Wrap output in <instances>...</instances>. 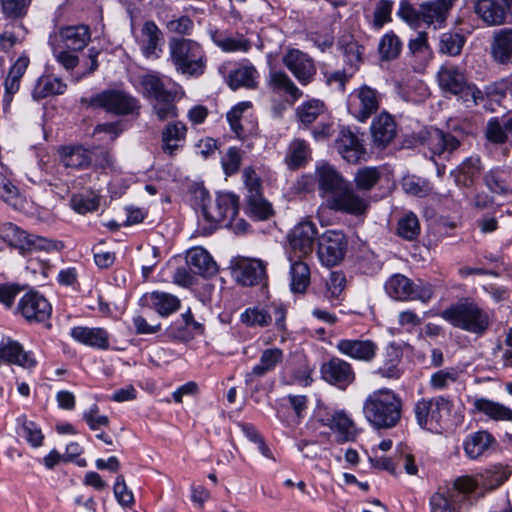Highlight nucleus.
Returning a JSON list of instances; mask_svg holds the SVG:
<instances>
[{"label":"nucleus","mask_w":512,"mask_h":512,"mask_svg":"<svg viewBox=\"0 0 512 512\" xmlns=\"http://www.w3.org/2000/svg\"><path fill=\"white\" fill-rule=\"evenodd\" d=\"M362 411L365 419L374 429L388 430L400 423L403 402L393 390L381 388L367 395Z\"/></svg>","instance_id":"1"},{"label":"nucleus","mask_w":512,"mask_h":512,"mask_svg":"<svg viewBox=\"0 0 512 512\" xmlns=\"http://www.w3.org/2000/svg\"><path fill=\"white\" fill-rule=\"evenodd\" d=\"M168 54V60L178 74L186 78H198L205 73L207 55L199 42L173 37L168 42Z\"/></svg>","instance_id":"2"},{"label":"nucleus","mask_w":512,"mask_h":512,"mask_svg":"<svg viewBox=\"0 0 512 512\" xmlns=\"http://www.w3.org/2000/svg\"><path fill=\"white\" fill-rule=\"evenodd\" d=\"M202 205L199 228L204 235L211 234L218 226L225 225L229 219L237 216L239 210V198L232 193H219L213 202L208 193L202 189L199 191Z\"/></svg>","instance_id":"3"},{"label":"nucleus","mask_w":512,"mask_h":512,"mask_svg":"<svg viewBox=\"0 0 512 512\" xmlns=\"http://www.w3.org/2000/svg\"><path fill=\"white\" fill-rule=\"evenodd\" d=\"M441 316L453 326L474 334H482L489 326L488 313L469 300L451 306Z\"/></svg>","instance_id":"4"},{"label":"nucleus","mask_w":512,"mask_h":512,"mask_svg":"<svg viewBox=\"0 0 512 512\" xmlns=\"http://www.w3.org/2000/svg\"><path fill=\"white\" fill-rule=\"evenodd\" d=\"M478 489V482H446L431 497V512H457L454 504L483 496L482 490L478 492Z\"/></svg>","instance_id":"5"},{"label":"nucleus","mask_w":512,"mask_h":512,"mask_svg":"<svg viewBox=\"0 0 512 512\" xmlns=\"http://www.w3.org/2000/svg\"><path fill=\"white\" fill-rule=\"evenodd\" d=\"M452 407V401L443 396L422 398L414 405L417 424L423 429L437 432L450 416Z\"/></svg>","instance_id":"6"},{"label":"nucleus","mask_w":512,"mask_h":512,"mask_svg":"<svg viewBox=\"0 0 512 512\" xmlns=\"http://www.w3.org/2000/svg\"><path fill=\"white\" fill-rule=\"evenodd\" d=\"M0 235L8 245L17 248L22 253L33 250L60 251L64 247L61 241L28 234L26 231L10 222L1 225Z\"/></svg>","instance_id":"7"},{"label":"nucleus","mask_w":512,"mask_h":512,"mask_svg":"<svg viewBox=\"0 0 512 512\" xmlns=\"http://www.w3.org/2000/svg\"><path fill=\"white\" fill-rule=\"evenodd\" d=\"M385 291L398 301L419 300L423 303L430 301L434 295L430 283L418 280L414 283L403 274H394L385 282Z\"/></svg>","instance_id":"8"},{"label":"nucleus","mask_w":512,"mask_h":512,"mask_svg":"<svg viewBox=\"0 0 512 512\" xmlns=\"http://www.w3.org/2000/svg\"><path fill=\"white\" fill-rule=\"evenodd\" d=\"M383 95L375 88L363 84L348 96L349 113L359 122L365 123L381 107Z\"/></svg>","instance_id":"9"},{"label":"nucleus","mask_w":512,"mask_h":512,"mask_svg":"<svg viewBox=\"0 0 512 512\" xmlns=\"http://www.w3.org/2000/svg\"><path fill=\"white\" fill-rule=\"evenodd\" d=\"M88 104L115 115H128L139 108L138 100L122 90L102 91L91 97Z\"/></svg>","instance_id":"10"},{"label":"nucleus","mask_w":512,"mask_h":512,"mask_svg":"<svg viewBox=\"0 0 512 512\" xmlns=\"http://www.w3.org/2000/svg\"><path fill=\"white\" fill-rule=\"evenodd\" d=\"M327 206L338 212L361 216L366 214L370 207V197L367 194H362L349 182L329 201Z\"/></svg>","instance_id":"11"},{"label":"nucleus","mask_w":512,"mask_h":512,"mask_svg":"<svg viewBox=\"0 0 512 512\" xmlns=\"http://www.w3.org/2000/svg\"><path fill=\"white\" fill-rule=\"evenodd\" d=\"M347 247L345 235L340 231H327L318 238L317 254L321 263L333 267L344 258Z\"/></svg>","instance_id":"12"},{"label":"nucleus","mask_w":512,"mask_h":512,"mask_svg":"<svg viewBox=\"0 0 512 512\" xmlns=\"http://www.w3.org/2000/svg\"><path fill=\"white\" fill-rule=\"evenodd\" d=\"M440 87L447 92L462 97L471 96L473 102L481 97V91L467 84L462 70L453 65H444L438 72Z\"/></svg>","instance_id":"13"},{"label":"nucleus","mask_w":512,"mask_h":512,"mask_svg":"<svg viewBox=\"0 0 512 512\" xmlns=\"http://www.w3.org/2000/svg\"><path fill=\"white\" fill-rule=\"evenodd\" d=\"M473 8L488 26H500L512 20V0H476Z\"/></svg>","instance_id":"14"},{"label":"nucleus","mask_w":512,"mask_h":512,"mask_svg":"<svg viewBox=\"0 0 512 512\" xmlns=\"http://www.w3.org/2000/svg\"><path fill=\"white\" fill-rule=\"evenodd\" d=\"M283 65L294 75L298 82L306 86L316 75L317 69L314 60L299 49H289L282 57Z\"/></svg>","instance_id":"15"},{"label":"nucleus","mask_w":512,"mask_h":512,"mask_svg":"<svg viewBox=\"0 0 512 512\" xmlns=\"http://www.w3.org/2000/svg\"><path fill=\"white\" fill-rule=\"evenodd\" d=\"M188 127L180 120H172L163 126L160 132V148L162 152L175 157L183 150L187 141Z\"/></svg>","instance_id":"16"},{"label":"nucleus","mask_w":512,"mask_h":512,"mask_svg":"<svg viewBox=\"0 0 512 512\" xmlns=\"http://www.w3.org/2000/svg\"><path fill=\"white\" fill-rule=\"evenodd\" d=\"M320 372L323 380L340 389H346L355 380V372L351 364L338 357H332L324 362Z\"/></svg>","instance_id":"17"},{"label":"nucleus","mask_w":512,"mask_h":512,"mask_svg":"<svg viewBox=\"0 0 512 512\" xmlns=\"http://www.w3.org/2000/svg\"><path fill=\"white\" fill-rule=\"evenodd\" d=\"M319 422L336 434L339 443L354 441L358 435L354 421L343 410L327 412L319 417Z\"/></svg>","instance_id":"18"},{"label":"nucleus","mask_w":512,"mask_h":512,"mask_svg":"<svg viewBox=\"0 0 512 512\" xmlns=\"http://www.w3.org/2000/svg\"><path fill=\"white\" fill-rule=\"evenodd\" d=\"M319 193L322 198L329 201L335 197L349 183L332 165L322 163L315 171Z\"/></svg>","instance_id":"19"},{"label":"nucleus","mask_w":512,"mask_h":512,"mask_svg":"<svg viewBox=\"0 0 512 512\" xmlns=\"http://www.w3.org/2000/svg\"><path fill=\"white\" fill-rule=\"evenodd\" d=\"M18 311L28 322H43L50 317L52 307L43 295L29 292L20 299Z\"/></svg>","instance_id":"20"},{"label":"nucleus","mask_w":512,"mask_h":512,"mask_svg":"<svg viewBox=\"0 0 512 512\" xmlns=\"http://www.w3.org/2000/svg\"><path fill=\"white\" fill-rule=\"evenodd\" d=\"M316 236L317 228L309 219L301 221L291 230L289 242L292 249L299 252V258L312 252Z\"/></svg>","instance_id":"21"},{"label":"nucleus","mask_w":512,"mask_h":512,"mask_svg":"<svg viewBox=\"0 0 512 512\" xmlns=\"http://www.w3.org/2000/svg\"><path fill=\"white\" fill-rule=\"evenodd\" d=\"M163 40L161 30L153 21H146L140 30L137 40L143 56L147 59H158L162 49L160 44Z\"/></svg>","instance_id":"22"},{"label":"nucleus","mask_w":512,"mask_h":512,"mask_svg":"<svg viewBox=\"0 0 512 512\" xmlns=\"http://www.w3.org/2000/svg\"><path fill=\"white\" fill-rule=\"evenodd\" d=\"M336 349L352 359L370 362L376 355L377 345L368 339H341L336 344Z\"/></svg>","instance_id":"23"},{"label":"nucleus","mask_w":512,"mask_h":512,"mask_svg":"<svg viewBox=\"0 0 512 512\" xmlns=\"http://www.w3.org/2000/svg\"><path fill=\"white\" fill-rule=\"evenodd\" d=\"M336 149L348 163H358L366 154V149L357 135L350 130H341L336 142Z\"/></svg>","instance_id":"24"},{"label":"nucleus","mask_w":512,"mask_h":512,"mask_svg":"<svg viewBox=\"0 0 512 512\" xmlns=\"http://www.w3.org/2000/svg\"><path fill=\"white\" fill-rule=\"evenodd\" d=\"M455 0H431L420 4L422 22L435 29L441 28L449 15Z\"/></svg>","instance_id":"25"},{"label":"nucleus","mask_w":512,"mask_h":512,"mask_svg":"<svg viewBox=\"0 0 512 512\" xmlns=\"http://www.w3.org/2000/svg\"><path fill=\"white\" fill-rule=\"evenodd\" d=\"M373 143L378 148H385L395 138L397 130L392 115L382 112L376 116L370 126Z\"/></svg>","instance_id":"26"},{"label":"nucleus","mask_w":512,"mask_h":512,"mask_svg":"<svg viewBox=\"0 0 512 512\" xmlns=\"http://www.w3.org/2000/svg\"><path fill=\"white\" fill-rule=\"evenodd\" d=\"M423 140L435 155L450 154L460 146V141L454 135L433 127L425 131Z\"/></svg>","instance_id":"27"},{"label":"nucleus","mask_w":512,"mask_h":512,"mask_svg":"<svg viewBox=\"0 0 512 512\" xmlns=\"http://www.w3.org/2000/svg\"><path fill=\"white\" fill-rule=\"evenodd\" d=\"M490 54L498 64H512V27L501 28L493 33Z\"/></svg>","instance_id":"28"},{"label":"nucleus","mask_w":512,"mask_h":512,"mask_svg":"<svg viewBox=\"0 0 512 512\" xmlns=\"http://www.w3.org/2000/svg\"><path fill=\"white\" fill-rule=\"evenodd\" d=\"M59 37L64 47L71 51L83 50L91 40L90 28L87 25H75L62 27Z\"/></svg>","instance_id":"29"},{"label":"nucleus","mask_w":512,"mask_h":512,"mask_svg":"<svg viewBox=\"0 0 512 512\" xmlns=\"http://www.w3.org/2000/svg\"><path fill=\"white\" fill-rule=\"evenodd\" d=\"M142 305L153 308L159 315L166 317L177 311L180 307V300L166 292L153 291L146 293L141 298Z\"/></svg>","instance_id":"30"},{"label":"nucleus","mask_w":512,"mask_h":512,"mask_svg":"<svg viewBox=\"0 0 512 512\" xmlns=\"http://www.w3.org/2000/svg\"><path fill=\"white\" fill-rule=\"evenodd\" d=\"M0 359L25 368L34 367L36 364V361L30 357L29 353L23 350L22 345L11 338L3 339L0 343Z\"/></svg>","instance_id":"31"},{"label":"nucleus","mask_w":512,"mask_h":512,"mask_svg":"<svg viewBox=\"0 0 512 512\" xmlns=\"http://www.w3.org/2000/svg\"><path fill=\"white\" fill-rule=\"evenodd\" d=\"M186 262L193 274L207 277L217 272L216 262L211 255L201 247L189 250L186 256Z\"/></svg>","instance_id":"32"},{"label":"nucleus","mask_w":512,"mask_h":512,"mask_svg":"<svg viewBox=\"0 0 512 512\" xmlns=\"http://www.w3.org/2000/svg\"><path fill=\"white\" fill-rule=\"evenodd\" d=\"M70 335L74 340L87 346L98 349L109 347V335L103 328L77 326L71 329Z\"/></svg>","instance_id":"33"},{"label":"nucleus","mask_w":512,"mask_h":512,"mask_svg":"<svg viewBox=\"0 0 512 512\" xmlns=\"http://www.w3.org/2000/svg\"><path fill=\"white\" fill-rule=\"evenodd\" d=\"M283 351L279 348L265 349L261 356L260 361L253 369L245 376L246 384L253 383L256 379L265 376L268 372L275 369V367L282 361Z\"/></svg>","instance_id":"34"},{"label":"nucleus","mask_w":512,"mask_h":512,"mask_svg":"<svg viewBox=\"0 0 512 512\" xmlns=\"http://www.w3.org/2000/svg\"><path fill=\"white\" fill-rule=\"evenodd\" d=\"M143 94L151 102L181 94L177 89H167L162 78L157 74H146L141 78Z\"/></svg>","instance_id":"35"},{"label":"nucleus","mask_w":512,"mask_h":512,"mask_svg":"<svg viewBox=\"0 0 512 512\" xmlns=\"http://www.w3.org/2000/svg\"><path fill=\"white\" fill-rule=\"evenodd\" d=\"M289 279L290 290L293 294H304L310 285L311 272L308 264L298 259H290Z\"/></svg>","instance_id":"36"},{"label":"nucleus","mask_w":512,"mask_h":512,"mask_svg":"<svg viewBox=\"0 0 512 512\" xmlns=\"http://www.w3.org/2000/svg\"><path fill=\"white\" fill-rule=\"evenodd\" d=\"M268 86L274 93L289 96L291 103H295L303 95L293 80L283 71L270 72Z\"/></svg>","instance_id":"37"},{"label":"nucleus","mask_w":512,"mask_h":512,"mask_svg":"<svg viewBox=\"0 0 512 512\" xmlns=\"http://www.w3.org/2000/svg\"><path fill=\"white\" fill-rule=\"evenodd\" d=\"M482 163L479 156L466 158L452 174L455 173V183L462 187L473 186L475 179L482 171Z\"/></svg>","instance_id":"38"},{"label":"nucleus","mask_w":512,"mask_h":512,"mask_svg":"<svg viewBox=\"0 0 512 512\" xmlns=\"http://www.w3.org/2000/svg\"><path fill=\"white\" fill-rule=\"evenodd\" d=\"M494 442L495 439L489 432L477 431L467 436L464 450L470 459H477L484 455Z\"/></svg>","instance_id":"39"},{"label":"nucleus","mask_w":512,"mask_h":512,"mask_svg":"<svg viewBox=\"0 0 512 512\" xmlns=\"http://www.w3.org/2000/svg\"><path fill=\"white\" fill-rule=\"evenodd\" d=\"M475 412L482 413L495 421H512V410L487 398H476L473 401Z\"/></svg>","instance_id":"40"},{"label":"nucleus","mask_w":512,"mask_h":512,"mask_svg":"<svg viewBox=\"0 0 512 512\" xmlns=\"http://www.w3.org/2000/svg\"><path fill=\"white\" fill-rule=\"evenodd\" d=\"M60 157L62 164L71 169H85L92 162L90 152L82 146L63 147Z\"/></svg>","instance_id":"41"},{"label":"nucleus","mask_w":512,"mask_h":512,"mask_svg":"<svg viewBox=\"0 0 512 512\" xmlns=\"http://www.w3.org/2000/svg\"><path fill=\"white\" fill-rule=\"evenodd\" d=\"M209 33L213 43L224 52H247L251 47L250 42L243 37L234 38L226 32L217 29L210 30Z\"/></svg>","instance_id":"42"},{"label":"nucleus","mask_w":512,"mask_h":512,"mask_svg":"<svg viewBox=\"0 0 512 512\" xmlns=\"http://www.w3.org/2000/svg\"><path fill=\"white\" fill-rule=\"evenodd\" d=\"M239 269V279L244 285L253 286L266 277V265L259 259L243 261Z\"/></svg>","instance_id":"43"},{"label":"nucleus","mask_w":512,"mask_h":512,"mask_svg":"<svg viewBox=\"0 0 512 512\" xmlns=\"http://www.w3.org/2000/svg\"><path fill=\"white\" fill-rule=\"evenodd\" d=\"M66 89L67 84L61 78L46 75L38 79L33 91V97L35 99H43L48 96L61 95Z\"/></svg>","instance_id":"44"},{"label":"nucleus","mask_w":512,"mask_h":512,"mask_svg":"<svg viewBox=\"0 0 512 512\" xmlns=\"http://www.w3.org/2000/svg\"><path fill=\"white\" fill-rule=\"evenodd\" d=\"M402 358L401 351L394 345L386 348L383 363L378 367L377 373L388 379H398L401 375L399 368Z\"/></svg>","instance_id":"45"},{"label":"nucleus","mask_w":512,"mask_h":512,"mask_svg":"<svg viewBox=\"0 0 512 512\" xmlns=\"http://www.w3.org/2000/svg\"><path fill=\"white\" fill-rule=\"evenodd\" d=\"M183 95L184 92L181 91V94L176 96L151 102L152 114L160 122H165L170 119L176 120V118L179 116V109L176 105V101L182 98Z\"/></svg>","instance_id":"46"},{"label":"nucleus","mask_w":512,"mask_h":512,"mask_svg":"<svg viewBox=\"0 0 512 512\" xmlns=\"http://www.w3.org/2000/svg\"><path fill=\"white\" fill-rule=\"evenodd\" d=\"M380 178L381 171L377 167L365 166L356 171L353 182L358 191L367 194L379 182Z\"/></svg>","instance_id":"47"},{"label":"nucleus","mask_w":512,"mask_h":512,"mask_svg":"<svg viewBox=\"0 0 512 512\" xmlns=\"http://www.w3.org/2000/svg\"><path fill=\"white\" fill-rule=\"evenodd\" d=\"M325 104L319 99H311L303 102L296 108L295 114L298 121L304 126H309L324 112Z\"/></svg>","instance_id":"48"},{"label":"nucleus","mask_w":512,"mask_h":512,"mask_svg":"<svg viewBox=\"0 0 512 512\" xmlns=\"http://www.w3.org/2000/svg\"><path fill=\"white\" fill-rule=\"evenodd\" d=\"M257 71L251 65L241 66L229 74L228 84L232 89L239 87L255 88Z\"/></svg>","instance_id":"49"},{"label":"nucleus","mask_w":512,"mask_h":512,"mask_svg":"<svg viewBox=\"0 0 512 512\" xmlns=\"http://www.w3.org/2000/svg\"><path fill=\"white\" fill-rule=\"evenodd\" d=\"M310 149L305 140L294 139L287 151L285 162L290 169H297L308 159Z\"/></svg>","instance_id":"50"},{"label":"nucleus","mask_w":512,"mask_h":512,"mask_svg":"<svg viewBox=\"0 0 512 512\" xmlns=\"http://www.w3.org/2000/svg\"><path fill=\"white\" fill-rule=\"evenodd\" d=\"M339 47L343 53L344 62L351 71L355 72L362 61L364 48L351 38L340 40Z\"/></svg>","instance_id":"51"},{"label":"nucleus","mask_w":512,"mask_h":512,"mask_svg":"<svg viewBox=\"0 0 512 512\" xmlns=\"http://www.w3.org/2000/svg\"><path fill=\"white\" fill-rule=\"evenodd\" d=\"M247 210L257 220L268 219L273 213L270 203L262 197L260 192L247 195Z\"/></svg>","instance_id":"52"},{"label":"nucleus","mask_w":512,"mask_h":512,"mask_svg":"<svg viewBox=\"0 0 512 512\" xmlns=\"http://www.w3.org/2000/svg\"><path fill=\"white\" fill-rule=\"evenodd\" d=\"M0 199L15 209L23 207L24 200L19 189L3 175H0Z\"/></svg>","instance_id":"53"},{"label":"nucleus","mask_w":512,"mask_h":512,"mask_svg":"<svg viewBox=\"0 0 512 512\" xmlns=\"http://www.w3.org/2000/svg\"><path fill=\"white\" fill-rule=\"evenodd\" d=\"M402 43L393 32L386 33L380 40L378 51L382 60H392L399 56Z\"/></svg>","instance_id":"54"},{"label":"nucleus","mask_w":512,"mask_h":512,"mask_svg":"<svg viewBox=\"0 0 512 512\" xmlns=\"http://www.w3.org/2000/svg\"><path fill=\"white\" fill-rule=\"evenodd\" d=\"M465 43V38L458 33L445 32L439 40V51L449 56L459 55Z\"/></svg>","instance_id":"55"},{"label":"nucleus","mask_w":512,"mask_h":512,"mask_svg":"<svg viewBox=\"0 0 512 512\" xmlns=\"http://www.w3.org/2000/svg\"><path fill=\"white\" fill-rule=\"evenodd\" d=\"M20 427L18 434L27 440L33 447H39L43 443L44 436L41 429L34 422L22 416L17 419Z\"/></svg>","instance_id":"56"},{"label":"nucleus","mask_w":512,"mask_h":512,"mask_svg":"<svg viewBox=\"0 0 512 512\" xmlns=\"http://www.w3.org/2000/svg\"><path fill=\"white\" fill-rule=\"evenodd\" d=\"M397 233L403 239L412 241L420 233L418 218L413 213H408L398 221Z\"/></svg>","instance_id":"57"},{"label":"nucleus","mask_w":512,"mask_h":512,"mask_svg":"<svg viewBox=\"0 0 512 512\" xmlns=\"http://www.w3.org/2000/svg\"><path fill=\"white\" fill-rule=\"evenodd\" d=\"M160 19L168 32L177 35H190L194 27L193 20L186 15L171 19Z\"/></svg>","instance_id":"58"},{"label":"nucleus","mask_w":512,"mask_h":512,"mask_svg":"<svg viewBox=\"0 0 512 512\" xmlns=\"http://www.w3.org/2000/svg\"><path fill=\"white\" fill-rule=\"evenodd\" d=\"M408 47L410 53L421 62H427L431 58V50L425 32H420L416 38L411 39Z\"/></svg>","instance_id":"59"},{"label":"nucleus","mask_w":512,"mask_h":512,"mask_svg":"<svg viewBox=\"0 0 512 512\" xmlns=\"http://www.w3.org/2000/svg\"><path fill=\"white\" fill-rule=\"evenodd\" d=\"M458 377L459 372L456 368L442 369L431 375L430 386L435 390H443L456 382Z\"/></svg>","instance_id":"60"},{"label":"nucleus","mask_w":512,"mask_h":512,"mask_svg":"<svg viewBox=\"0 0 512 512\" xmlns=\"http://www.w3.org/2000/svg\"><path fill=\"white\" fill-rule=\"evenodd\" d=\"M71 206L80 214L93 212L99 207V197L93 193L89 195H74L71 198Z\"/></svg>","instance_id":"61"},{"label":"nucleus","mask_w":512,"mask_h":512,"mask_svg":"<svg viewBox=\"0 0 512 512\" xmlns=\"http://www.w3.org/2000/svg\"><path fill=\"white\" fill-rule=\"evenodd\" d=\"M241 321L248 326L265 327L269 324V315L265 307H253L246 309L241 314Z\"/></svg>","instance_id":"62"},{"label":"nucleus","mask_w":512,"mask_h":512,"mask_svg":"<svg viewBox=\"0 0 512 512\" xmlns=\"http://www.w3.org/2000/svg\"><path fill=\"white\" fill-rule=\"evenodd\" d=\"M250 102H241L234 106L227 113V120L230 124L231 129L237 135V137L241 138L245 135V129L241 124L243 112L250 107Z\"/></svg>","instance_id":"63"},{"label":"nucleus","mask_w":512,"mask_h":512,"mask_svg":"<svg viewBox=\"0 0 512 512\" xmlns=\"http://www.w3.org/2000/svg\"><path fill=\"white\" fill-rule=\"evenodd\" d=\"M484 183L487 189L497 195H504L509 193L508 186L504 179L501 177L499 169H491L484 175Z\"/></svg>","instance_id":"64"}]
</instances>
